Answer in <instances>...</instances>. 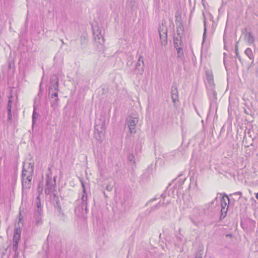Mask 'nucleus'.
Returning <instances> with one entry per match:
<instances>
[{
	"label": "nucleus",
	"instance_id": "1",
	"mask_svg": "<svg viewBox=\"0 0 258 258\" xmlns=\"http://www.w3.org/2000/svg\"><path fill=\"white\" fill-rule=\"evenodd\" d=\"M83 188V195L81 199L76 201V206L75 208V214L79 217H85L88 212V197L85 185V181L82 178L80 179Z\"/></svg>",
	"mask_w": 258,
	"mask_h": 258
},
{
	"label": "nucleus",
	"instance_id": "2",
	"mask_svg": "<svg viewBox=\"0 0 258 258\" xmlns=\"http://www.w3.org/2000/svg\"><path fill=\"white\" fill-rule=\"evenodd\" d=\"M83 188V195L81 199L76 201V206L75 208V214L79 217H85L88 212V197L85 185V181L82 178L80 179Z\"/></svg>",
	"mask_w": 258,
	"mask_h": 258
},
{
	"label": "nucleus",
	"instance_id": "3",
	"mask_svg": "<svg viewBox=\"0 0 258 258\" xmlns=\"http://www.w3.org/2000/svg\"><path fill=\"white\" fill-rule=\"evenodd\" d=\"M205 84L211 103L215 102L217 100V94L215 91V85L214 82L213 74L212 71H206Z\"/></svg>",
	"mask_w": 258,
	"mask_h": 258
},
{
	"label": "nucleus",
	"instance_id": "4",
	"mask_svg": "<svg viewBox=\"0 0 258 258\" xmlns=\"http://www.w3.org/2000/svg\"><path fill=\"white\" fill-rule=\"evenodd\" d=\"M94 45L96 49L98 51L104 50L105 39L103 36L102 31L99 28L93 30Z\"/></svg>",
	"mask_w": 258,
	"mask_h": 258
},
{
	"label": "nucleus",
	"instance_id": "5",
	"mask_svg": "<svg viewBox=\"0 0 258 258\" xmlns=\"http://www.w3.org/2000/svg\"><path fill=\"white\" fill-rule=\"evenodd\" d=\"M105 128V120L101 119H97L95 122L94 127L95 136L97 139H100L104 134Z\"/></svg>",
	"mask_w": 258,
	"mask_h": 258
},
{
	"label": "nucleus",
	"instance_id": "6",
	"mask_svg": "<svg viewBox=\"0 0 258 258\" xmlns=\"http://www.w3.org/2000/svg\"><path fill=\"white\" fill-rule=\"evenodd\" d=\"M167 196H169V195L165 191L164 193L161 195L160 198L163 199V201L161 202L160 201L157 204H156L155 206L151 207L150 209H148L149 214H150L151 213L154 212V211L158 210L160 207L163 206L167 207L170 203V200H166Z\"/></svg>",
	"mask_w": 258,
	"mask_h": 258
},
{
	"label": "nucleus",
	"instance_id": "7",
	"mask_svg": "<svg viewBox=\"0 0 258 258\" xmlns=\"http://www.w3.org/2000/svg\"><path fill=\"white\" fill-rule=\"evenodd\" d=\"M56 176H54L52 179L51 177L48 174L46 175V188L45 189V194L46 195H50L51 192L55 190L56 188Z\"/></svg>",
	"mask_w": 258,
	"mask_h": 258
},
{
	"label": "nucleus",
	"instance_id": "8",
	"mask_svg": "<svg viewBox=\"0 0 258 258\" xmlns=\"http://www.w3.org/2000/svg\"><path fill=\"white\" fill-rule=\"evenodd\" d=\"M145 64L143 60V56L139 55L138 61L136 63L135 68L133 70V72L136 74L142 75L144 72Z\"/></svg>",
	"mask_w": 258,
	"mask_h": 258
},
{
	"label": "nucleus",
	"instance_id": "9",
	"mask_svg": "<svg viewBox=\"0 0 258 258\" xmlns=\"http://www.w3.org/2000/svg\"><path fill=\"white\" fill-rule=\"evenodd\" d=\"M34 165L33 163H29L27 168L25 167L24 164L23 166L22 175V177L32 178L34 173Z\"/></svg>",
	"mask_w": 258,
	"mask_h": 258
},
{
	"label": "nucleus",
	"instance_id": "10",
	"mask_svg": "<svg viewBox=\"0 0 258 258\" xmlns=\"http://www.w3.org/2000/svg\"><path fill=\"white\" fill-rule=\"evenodd\" d=\"M127 125L131 134L136 132V125L138 122V118L136 116H130L127 119Z\"/></svg>",
	"mask_w": 258,
	"mask_h": 258
},
{
	"label": "nucleus",
	"instance_id": "11",
	"mask_svg": "<svg viewBox=\"0 0 258 258\" xmlns=\"http://www.w3.org/2000/svg\"><path fill=\"white\" fill-rule=\"evenodd\" d=\"M133 202V198L131 195H124L121 201V205L123 207L125 211L128 210L132 206Z\"/></svg>",
	"mask_w": 258,
	"mask_h": 258
},
{
	"label": "nucleus",
	"instance_id": "12",
	"mask_svg": "<svg viewBox=\"0 0 258 258\" xmlns=\"http://www.w3.org/2000/svg\"><path fill=\"white\" fill-rule=\"evenodd\" d=\"M21 230L20 228H16L15 230L13 236V250L16 253H18L17 251L18 249V243L20 238Z\"/></svg>",
	"mask_w": 258,
	"mask_h": 258
},
{
	"label": "nucleus",
	"instance_id": "13",
	"mask_svg": "<svg viewBox=\"0 0 258 258\" xmlns=\"http://www.w3.org/2000/svg\"><path fill=\"white\" fill-rule=\"evenodd\" d=\"M59 91V89L58 88V90H54V91H55V93H51L50 96H49V101L50 102V106L51 107H52L53 109H55L58 105V102L59 101V99L58 97V92Z\"/></svg>",
	"mask_w": 258,
	"mask_h": 258
},
{
	"label": "nucleus",
	"instance_id": "14",
	"mask_svg": "<svg viewBox=\"0 0 258 258\" xmlns=\"http://www.w3.org/2000/svg\"><path fill=\"white\" fill-rule=\"evenodd\" d=\"M171 97L174 105L176 106L179 103L178 91L177 87L176 85H173L171 89Z\"/></svg>",
	"mask_w": 258,
	"mask_h": 258
},
{
	"label": "nucleus",
	"instance_id": "15",
	"mask_svg": "<svg viewBox=\"0 0 258 258\" xmlns=\"http://www.w3.org/2000/svg\"><path fill=\"white\" fill-rule=\"evenodd\" d=\"M159 33L161 40V42L162 45H165L167 43V30L166 28L164 29L163 28L161 27L159 29Z\"/></svg>",
	"mask_w": 258,
	"mask_h": 258
},
{
	"label": "nucleus",
	"instance_id": "16",
	"mask_svg": "<svg viewBox=\"0 0 258 258\" xmlns=\"http://www.w3.org/2000/svg\"><path fill=\"white\" fill-rule=\"evenodd\" d=\"M21 182L22 185V190L29 189L31 186V181L32 178H29V176L27 177L21 178Z\"/></svg>",
	"mask_w": 258,
	"mask_h": 258
},
{
	"label": "nucleus",
	"instance_id": "17",
	"mask_svg": "<svg viewBox=\"0 0 258 258\" xmlns=\"http://www.w3.org/2000/svg\"><path fill=\"white\" fill-rule=\"evenodd\" d=\"M50 87L51 90H58L59 87V79L58 77L54 75L50 78Z\"/></svg>",
	"mask_w": 258,
	"mask_h": 258
},
{
	"label": "nucleus",
	"instance_id": "18",
	"mask_svg": "<svg viewBox=\"0 0 258 258\" xmlns=\"http://www.w3.org/2000/svg\"><path fill=\"white\" fill-rule=\"evenodd\" d=\"M229 201L228 196L226 194H223L222 197L220 198L221 207H229Z\"/></svg>",
	"mask_w": 258,
	"mask_h": 258
},
{
	"label": "nucleus",
	"instance_id": "19",
	"mask_svg": "<svg viewBox=\"0 0 258 258\" xmlns=\"http://www.w3.org/2000/svg\"><path fill=\"white\" fill-rule=\"evenodd\" d=\"M175 23H176V24L177 26V28H176L177 34L178 36H180V31H183V25H182V20H181V19H176L175 20Z\"/></svg>",
	"mask_w": 258,
	"mask_h": 258
},
{
	"label": "nucleus",
	"instance_id": "20",
	"mask_svg": "<svg viewBox=\"0 0 258 258\" xmlns=\"http://www.w3.org/2000/svg\"><path fill=\"white\" fill-rule=\"evenodd\" d=\"M56 212L57 213V216L59 217L60 219L62 221L65 222L66 221L67 217L66 215L64 214V213L63 212L61 209V207L56 209Z\"/></svg>",
	"mask_w": 258,
	"mask_h": 258
},
{
	"label": "nucleus",
	"instance_id": "21",
	"mask_svg": "<svg viewBox=\"0 0 258 258\" xmlns=\"http://www.w3.org/2000/svg\"><path fill=\"white\" fill-rule=\"evenodd\" d=\"M173 44L175 48L180 47V46L182 45V41L181 36H179V37H174Z\"/></svg>",
	"mask_w": 258,
	"mask_h": 258
},
{
	"label": "nucleus",
	"instance_id": "22",
	"mask_svg": "<svg viewBox=\"0 0 258 258\" xmlns=\"http://www.w3.org/2000/svg\"><path fill=\"white\" fill-rule=\"evenodd\" d=\"M142 148V146L141 142L140 141L137 142L135 147V151L136 155H138V154L141 153Z\"/></svg>",
	"mask_w": 258,
	"mask_h": 258
},
{
	"label": "nucleus",
	"instance_id": "23",
	"mask_svg": "<svg viewBox=\"0 0 258 258\" xmlns=\"http://www.w3.org/2000/svg\"><path fill=\"white\" fill-rule=\"evenodd\" d=\"M176 152L172 151L169 153H166L164 154L163 157L167 160H171L175 157Z\"/></svg>",
	"mask_w": 258,
	"mask_h": 258
},
{
	"label": "nucleus",
	"instance_id": "24",
	"mask_svg": "<svg viewBox=\"0 0 258 258\" xmlns=\"http://www.w3.org/2000/svg\"><path fill=\"white\" fill-rule=\"evenodd\" d=\"M14 96L12 95H11L9 97V99H8V104H7V110H10V111L12 110V107L13 103L14 102Z\"/></svg>",
	"mask_w": 258,
	"mask_h": 258
},
{
	"label": "nucleus",
	"instance_id": "25",
	"mask_svg": "<svg viewBox=\"0 0 258 258\" xmlns=\"http://www.w3.org/2000/svg\"><path fill=\"white\" fill-rule=\"evenodd\" d=\"M228 210V206H227V208L221 207V215L220 217V220L223 219L226 216Z\"/></svg>",
	"mask_w": 258,
	"mask_h": 258
},
{
	"label": "nucleus",
	"instance_id": "26",
	"mask_svg": "<svg viewBox=\"0 0 258 258\" xmlns=\"http://www.w3.org/2000/svg\"><path fill=\"white\" fill-rule=\"evenodd\" d=\"M177 50V57L181 59L184 58V53L182 48L180 46L175 48Z\"/></svg>",
	"mask_w": 258,
	"mask_h": 258
},
{
	"label": "nucleus",
	"instance_id": "27",
	"mask_svg": "<svg viewBox=\"0 0 258 258\" xmlns=\"http://www.w3.org/2000/svg\"><path fill=\"white\" fill-rule=\"evenodd\" d=\"M245 53L249 57V59L252 60L254 59V55L251 49L250 48H247L245 49Z\"/></svg>",
	"mask_w": 258,
	"mask_h": 258
},
{
	"label": "nucleus",
	"instance_id": "28",
	"mask_svg": "<svg viewBox=\"0 0 258 258\" xmlns=\"http://www.w3.org/2000/svg\"><path fill=\"white\" fill-rule=\"evenodd\" d=\"M34 218L35 219L34 221V225L36 226H39L42 224V220L41 219V216H34Z\"/></svg>",
	"mask_w": 258,
	"mask_h": 258
},
{
	"label": "nucleus",
	"instance_id": "29",
	"mask_svg": "<svg viewBox=\"0 0 258 258\" xmlns=\"http://www.w3.org/2000/svg\"><path fill=\"white\" fill-rule=\"evenodd\" d=\"M247 41L249 44H253L254 41V38L251 32H249L247 34Z\"/></svg>",
	"mask_w": 258,
	"mask_h": 258
},
{
	"label": "nucleus",
	"instance_id": "30",
	"mask_svg": "<svg viewBox=\"0 0 258 258\" xmlns=\"http://www.w3.org/2000/svg\"><path fill=\"white\" fill-rule=\"evenodd\" d=\"M80 42H81V45L84 46V45H85L87 44V42H88L87 36H85V35L81 36L80 37Z\"/></svg>",
	"mask_w": 258,
	"mask_h": 258
},
{
	"label": "nucleus",
	"instance_id": "31",
	"mask_svg": "<svg viewBox=\"0 0 258 258\" xmlns=\"http://www.w3.org/2000/svg\"><path fill=\"white\" fill-rule=\"evenodd\" d=\"M127 159L130 161L131 163H133V165H136V162L135 160L134 155L132 153H130L128 154L127 157Z\"/></svg>",
	"mask_w": 258,
	"mask_h": 258
},
{
	"label": "nucleus",
	"instance_id": "32",
	"mask_svg": "<svg viewBox=\"0 0 258 258\" xmlns=\"http://www.w3.org/2000/svg\"><path fill=\"white\" fill-rule=\"evenodd\" d=\"M35 110H36V108L35 106H34V110H33V115H32V126H33L34 124L35 123L36 117L38 116V115H39V114L36 113Z\"/></svg>",
	"mask_w": 258,
	"mask_h": 258
},
{
	"label": "nucleus",
	"instance_id": "33",
	"mask_svg": "<svg viewBox=\"0 0 258 258\" xmlns=\"http://www.w3.org/2000/svg\"><path fill=\"white\" fill-rule=\"evenodd\" d=\"M218 203H219V201L218 200V197H216L215 198V199L212 201L211 202V208L212 209L213 208H215L217 206H218Z\"/></svg>",
	"mask_w": 258,
	"mask_h": 258
},
{
	"label": "nucleus",
	"instance_id": "34",
	"mask_svg": "<svg viewBox=\"0 0 258 258\" xmlns=\"http://www.w3.org/2000/svg\"><path fill=\"white\" fill-rule=\"evenodd\" d=\"M42 215V208H36L35 210L34 216H41Z\"/></svg>",
	"mask_w": 258,
	"mask_h": 258
},
{
	"label": "nucleus",
	"instance_id": "35",
	"mask_svg": "<svg viewBox=\"0 0 258 258\" xmlns=\"http://www.w3.org/2000/svg\"><path fill=\"white\" fill-rule=\"evenodd\" d=\"M203 16L204 17V27H205V28H204V32L203 33V41H204L206 37L207 28H206V18H205V15L204 13H203Z\"/></svg>",
	"mask_w": 258,
	"mask_h": 258
},
{
	"label": "nucleus",
	"instance_id": "36",
	"mask_svg": "<svg viewBox=\"0 0 258 258\" xmlns=\"http://www.w3.org/2000/svg\"><path fill=\"white\" fill-rule=\"evenodd\" d=\"M35 205L36 206V208H42L40 202V195H38L36 198Z\"/></svg>",
	"mask_w": 258,
	"mask_h": 258
},
{
	"label": "nucleus",
	"instance_id": "37",
	"mask_svg": "<svg viewBox=\"0 0 258 258\" xmlns=\"http://www.w3.org/2000/svg\"><path fill=\"white\" fill-rule=\"evenodd\" d=\"M12 120V110H8V121L9 122H11Z\"/></svg>",
	"mask_w": 258,
	"mask_h": 258
},
{
	"label": "nucleus",
	"instance_id": "38",
	"mask_svg": "<svg viewBox=\"0 0 258 258\" xmlns=\"http://www.w3.org/2000/svg\"><path fill=\"white\" fill-rule=\"evenodd\" d=\"M54 201H55V208L56 209L61 208L60 203L59 202V199H55V200H54Z\"/></svg>",
	"mask_w": 258,
	"mask_h": 258
},
{
	"label": "nucleus",
	"instance_id": "39",
	"mask_svg": "<svg viewBox=\"0 0 258 258\" xmlns=\"http://www.w3.org/2000/svg\"><path fill=\"white\" fill-rule=\"evenodd\" d=\"M156 200H157V198H156L151 199L150 200H149V201L147 202L146 205L147 206L150 205L153 202H154V201H156Z\"/></svg>",
	"mask_w": 258,
	"mask_h": 258
},
{
	"label": "nucleus",
	"instance_id": "40",
	"mask_svg": "<svg viewBox=\"0 0 258 258\" xmlns=\"http://www.w3.org/2000/svg\"><path fill=\"white\" fill-rule=\"evenodd\" d=\"M237 43H238V42L236 43V44L235 45V54H236V56H238V54H239L238 51Z\"/></svg>",
	"mask_w": 258,
	"mask_h": 258
},
{
	"label": "nucleus",
	"instance_id": "41",
	"mask_svg": "<svg viewBox=\"0 0 258 258\" xmlns=\"http://www.w3.org/2000/svg\"><path fill=\"white\" fill-rule=\"evenodd\" d=\"M106 189L109 191L112 190V187L110 185H107L106 186Z\"/></svg>",
	"mask_w": 258,
	"mask_h": 258
},
{
	"label": "nucleus",
	"instance_id": "42",
	"mask_svg": "<svg viewBox=\"0 0 258 258\" xmlns=\"http://www.w3.org/2000/svg\"><path fill=\"white\" fill-rule=\"evenodd\" d=\"M53 93H55V91H54V90H51L50 87H49L48 90V96H50L51 94Z\"/></svg>",
	"mask_w": 258,
	"mask_h": 258
},
{
	"label": "nucleus",
	"instance_id": "43",
	"mask_svg": "<svg viewBox=\"0 0 258 258\" xmlns=\"http://www.w3.org/2000/svg\"><path fill=\"white\" fill-rule=\"evenodd\" d=\"M42 185H43L42 183H39L38 187V189L39 191L40 190H41V191L42 190Z\"/></svg>",
	"mask_w": 258,
	"mask_h": 258
},
{
	"label": "nucleus",
	"instance_id": "44",
	"mask_svg": "<svg viewBox=\"0 0 258 258\" xmlns=\"http://www.w3.org/2000/svg\"><path fill=\"white\" fill-rule=\"evenodd\" d=\"M53 201L55 200V199H59L58 196L56 195V194L53 193Z\"/></svg>",
	"mask_w": 258,
	"mask_h": 258
},
{
	"label": "nucleus",
	"instance_id": "45",
	"mask_svg": "<svg viewBox=\"0 0 258 258\" xmlns=\"http://www.w3.org/2000/svg\"><path fill=\"white\" fill-rule=\"evenodd\" d=\"M195 258H202V254L201 253L197 254L196 255Z\"/></svg>",
	"mask_w": 258,
	"mask_h": 258
},
{
	"label": "nucleus",
	"instance_id": "46",
	"mask_svg": "<svg viewBox=\"0 0 258 258\" xmlns=\"http://www.w3.org/2000/svg\"><path fill=\"white\" fill-rule=\"evenodd\" d=\"M233 194L234 195H238L241 196L242 195V192H240V191H237V192H236L234 193Z\"/></svg>",
	"mask_w": 258,
	"mask_h": 258
},
{
	"label": "nucleus",
	"instance_id": "47",
	"mask_svg": "<svg viewBox=\"0 0 258 258\" xmlns=\"http://www.w3.org/2000/svg\"><path fill=\"white\" fill-rule=\"evenodd\" d=\"M205 1L206 0H202V5L203 6V7L204 8L206 7V6H205Z\"/></svg>",
	"mask_w": 258,
	"mask_h": 258
},
{
	"label": "nucleus",
	"instance_id": "48",
	"mask_svg": "<svg viewBox=\"0 0 258 258\" xmlns=\"http://www.w3.org/2000/svg\"><path fill=\"white\" fill-rule=\"evenodd\" d=\"M225 236L226 237H230V238H232V235L231 234H227L225 235Z\"/></svg>",
	"mask_w": 258,
	"mask_h": 258
},
{
	"label": "nucleus",
	"instance_id": "49",
	"mask_svg": "<svg viewBox=\"0 0 258 258\" xmlns=\"http://www.w3.org/2000/svg\"><path fill=\"white\" fill-rule=\"evenodd\" d=\"M249 111L250 110H247L246 109H245L244 111L245 113H246L247 114H250L249 112Z\"/></svg>",
	"mask_w": 258,
	"mask_h": 258
},
{
	"label": "nucleus",
	"instance_id": "50",
	"mask_svg": "<svg viewBox=\"0 0 258 258\" xmlns=\"http://www.w3.org/2000/svg\"><path fill=\"white\" fill-rule=\"evenodd\" d=\"M18 256H19V253H15V255L13 258H18Z\"/></svg>",
	"mask_w": 258,
	"mask_h": 258
},
{
	"label": "nucleus",
	"instance_id": "51",
	"mask_svg": "<svg viewBox=\"0 0 258 258\" xmlns=\"http://www.w3.org/2000/svg\"><path fill=\"white\" fill-rule=\"evenodd\" d=\"M194 210L195 211H196V212H198L199 209H198V208H194Z\"/></svg>",
	"mask_w": 258,
	"mask_h": 258
},
{
	"label": "nucleus",
	"instance_id": "52",
	"mask_svg": "<svg viewBox=\"0 0 258 258\" xmlns=\"http://www.w3.org/2000/svg\"><path fill=\"white\" fill-rule=\"evenodd\" d=\"M237 57L238 58V59L239 60V61H241V57L240 56H239V55L238 54V56H237Z\"/></svg>",
	"mask_w": 258,
	"mask_h": 258
},
{
	"label": "nucleus",
	"instance_id": "53",
	"mask_svg": "<svg viewBox=\"0 0 258 258\" xmlns=\"http://www.w3.org/2000/svg\"><path fill=\"white\" fill-rule=\"evenodd\" d=\"M255 198L258 200V192L255 194Z\"/></svg>",
	"mask_w": 258,
	"mask_h": 258
},
{
	"label": "nucleus",
	"instance_id": "54",
	"mask_svg": "<svg viewBox=\"0 0 258 258\" xmlns=\"http://www.w3.org/2000/svg\"><path fill=\"white\" fill-rule=\"evenodd\" d=\"M256 75H258V68L256 69Z\"/></svg>",
	"mask_w": 258,
	"mask_h": 258
},
{
	"label": "nucleus",
	"instance_id": "55",
	"mask_svg": "<svg viewBox=\"0 0 258 258\" xmlns=\"http://www.w3.org/2000/svg\"><path fill=\"white\" fill-rule=\"evenodd\" d=\"M41 85H42V83L40 84V90H41Z\"/></svg>",
	"mask_w": 258,
	"mask_h": 258
},
{
	"label": "nucleus",
	"instance_id": "56",
	"mask_svg": "<svg viewBox=\"0 0 258 258\" xmlns=\"http://www.w3.org/2000/svg\"><path fill=\"white\" fill-rule=\"evenodd\" d=\"M177 238H179V239H180V240H181V237H180L177 236Z\"/></svg>",
	"mask_w": 258,
	"mask_h": 258
},
{
	"label": "nucleus",
	"instance_id": "57",
	"mask_svg": "<svg viewBox=\"0 0 258 258\" xmlns=\"http://www.w3.org/2000/svg\"><path fill=\"white\" fill-rule=\"evenodd\" d=\"M61 41L62 44H64L63 41L62 40H61Z\"/></svg>",
	"mask_w": 258,
	"mask_h": 258
},
{
	"label": "nucleus",
	"instance_id": "58",
	"mask_svg": "<svg viewBox=\"0 0 258 258\" xmlns=\"http://www.w3.org/2000/svg\"><path fill=\"white\" fill-rule=\"evenodd\" d=\"M196 112H197V114H199V112H198V111H196Z\"/></svg>",
	"mask_w": 258,
	"mask_h": 258
},
{
	"label": "nucleus",
	"instance_id": "59",
	"mask_svg": "<svg viewBox=\"0 0 258 258\" xmlns=\"http://www.w3.org/2000/svg\"><path fill=\"white\" fill-rule=\"evenodd\" d=\"M196 112H197V114H199V112H198V111H196Z\"/></svg>",
	"mask_w": 258,
	"mask_h": 258
},
{
	"label": "nucleus",
	"instance_id": "60",
	"mask_svg": "<svg viewBox=\"0 0 258 258\" xmlns=\"http://www.w3.org/2000/svg\"><path fill=\"white\" fill-rule=\"evenodd\" d=\"M196 112H197V114H199V112H198V111H196Z\"/></svg>",
	"mask_w": 258,
	"mask_h": 258
},
{
	"label": "nucleus",
	"instance_id": "61",
	"mask_svg": "<svg viewBox=\"0 0 258 258\" xmlns=\"http://www.w3.org/2000/svg\"><path fill=\"white\" fill-rule=\"evenodd\" d=\"M161 218H164V217H163V216H161Z\"/></svg>",
	"mask_w": 258,
	"mask_h": 258
}]
</instances>
